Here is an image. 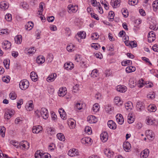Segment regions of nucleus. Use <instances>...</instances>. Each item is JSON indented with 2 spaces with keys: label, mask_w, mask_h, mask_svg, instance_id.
<instances>
[{
  "label": "nucleus",
  "mask_w": 158,
  "mask_h": 158,
  "mask_svg": "<svg viewBox=\"0 0 158 158\" xmlns=\"http://www.w3.org/2000/svg\"><path fill=\"white\" fill-rule=\"evenodd\" d=\"M145 84H146V83L144 81V80H139L138 81L137 85L138 87L141 88ZM129 85L130 88H131L135 87L137 85L135 80H130Z\"/></svg>",
  "instance_id": "f257e3e1"
},
{
  "label": "nucleus",
  "mask_w": 158,
  "mask_h": 158,
  "mask_svg": "<svg viewBox=\"0 0 158 158\" xmlns=\"http://www.w3.org/2000/svg\"><path fill=\"white\" fill-rule=\"evenodd\" d=\"M29 85V82L27 80H22L19 84V87L21 89L23 90L27 89Z\"/></svg>",
  "instance_id": "f03ea898"
},
{
  "label": "nucleus",
  "mask_w": 158,
  "mask_h": 158,
  "mask_svg": "<svg viewBox=\"0 0 158 158\" xmlns=\"http://www.w3.org/2000/svg\"><path fill=\"white\" fill-rule=\"evenodd\" d=\"M14 111L12 109L7 110L5 113L4 115V118L7 120L9 119L14 114Z\"/></svg>",
  "instance_id": "7ed1b4c3"
},
{
  "label": "nucleus",
  "mask_w": 158,
  "mask_h": 158,
  "mask_svg": "<svg viewBox=\"0 0 158 158\" xmlns=\"http://www.w3.org/2000/svg\"><path fill=\"white\" fill-rule=\"evenodd\" d=\"M40 113L43 118L46 119L48 118V114L47 109L45 108H42L41 109Z\"/></svg>",
  "instance_id": "20e7f679"
},
{
  "label": "nucleus",
  "mask_w": 158,
  "mask_h": 158,
  "mask_svg": "<svg viewBox=\"0 0 158 158\" xmlns=\"http://www.w3.org/2000/svg\"><path fill=\"white\" fill-rule=\"evenodd\" d=\"M145 105L143 102L138 101L137 102L136 107L137 110L141 111L144 110Z\"/></svg>",
  "instance_id": "39448f33"
},
{
  "label": "nucleus",
  "mask_w": 158,
  "mask_h": 158,
  "mask_svg": "<svg viewBox=\"0 0 158 158\" xmlns=\"http://www.w3.org/2000/svg\"><path fill=\"white\" fill-rule=\"evenodd\" d=\"M67 93V89L66 87H62L60 88L58 92V94L59 96L60 97H63Z\"/></svg>",
  "instance_id": "423d86ee"
},
{
  "label": "nucleus",
  "mask_w": 158,
  "mask_h": 158,
  "mask_svg": "<svg viewBox=\"0 0 158 158\" xmlns=\"http://www.w3.org/2000/svg\"><path fill=\"white\" fill-rule=\"evenodd\" d=\"M78 150L77 149L73 148L68 151V154L69 156L73 157L78 155Z\"/></svg>",
  "instance_id": "0eeeda50"
},
{
  "label": "nucleus",
  "mask_w": 158,
  "mask_h": 158,
  "mask_svg": "<svg viewBox=\"0 0 158 158\" xmlns=\"http://www.w3.org/2000/svg\"><path fill=\"white\" fill-rule=\"evenodd\" d=\"M26 109L28 111H31L33 108V105L32 101L30 100L28 101L25 106Z\"/></svg>",
  "instance_id": "6e6552de"
},
{
  "label": "nucleus",
  "mask_w": 158,
  "mask_h": 158,
  "mask_svg": "<svg viewBox=\"0 0 158 158\" xmlns=\"http://www.w3.org/2000/svg\"><path fill=\"white\" fill-rule=\"evenodd\" d=\"M120 0H111L110 2V5L114 8L119 7L120 5Z\"/></svg>",
  "instance_id": "1a4fd4ad"
},
{
  "label": "nucleus",
  "mask_w": 158,
  "mask_h": 158,
  "mask_svg": "<svg viewBox=\"0 0 158 158\" xmlns=\"http://www.w3.org/2000/svg\"><path fill=\"white\" fill-rule=\"evenodd\" d=\"M116 89L118 92L123 93L127 91V88L124 85H118L117 86Z\"/></svg>",
  "instance_id": "9d476101"
},
{
  "label": "nucleus",
  "mask_w": 158,
  "mask_h": 158,
  "mask_svg": "<svg viewBox=\"0 0 158 158\" xmlns=\"http://www.w3.org/2000/svg\"><path fill=\"white\" fill-rule=\"evenodd\" d=\"M116 121L120 125L123 124L124 119L122 115L121 114H118L116 116Z\"/></svg>",
  "instance_id": "9b49d317"
},
{
  "label": "nucleus",
  "mask_w": 158,
  "mask_h": 158,
  "mask_svg": "<svg viewBox=\"0 0 158 158\" xmlns=\"http://www.w3.org/2000/svg\"><path fill=\"white\" fill-rule=\"evenodd\" d=\"M42 127L40 126H34L32 128V131L33 133L37 134L41 131Z\"/></svg>",
  "instance_id": "f8f14e48"
},
{
  "label": "nucleus",
  "mask_w": 158,
  "mask_h": 158,
  "mask_svg": "<svg viewBox=\"0 0 158 158\" xmlns=\"http://www.w3.org/2000/svg\"><path fill=\"white\" fill-rule=\"evenodd\" d=\"M74 67V64L71 62L65 63L64 66V69L67 70H71Z\"/></svg>",
  "instance_id": "ddd939ff"
},
{
  "label": "nucleus",
  "mask_w": 158,
  "mask_h": 158,
  "mask_svg": "<svg viewBox=\"0 0 158 158\" xmlns=\"http://www.w3.org/2000/svg\"><path fill=\"white\" fill-rule=\"evenodd\" d=\"M97 121V118L94 116H88L87 117V121L90 123H95Z\"/></svg>",
  "instance_id": "4468645a"
},
{
  "label": "nucleus",
  "mask_w": 158,
  "mask_h": 158,
  "mask_svg": "<svg viewBox=\"0 0 158 158\" xmlns=\"http://www.w3.org/2000/svg\"><path fill=\"white\" fill-rule=\"evenodd\" d=\"M107 125L108 127L111 129H115L116 128V123L112 120H110L108 122Z\"/></svg>",
  "instance_id": "2eb2a0df"
},
{
  "label": "nucleus",
  "mask_w": 158,
  "mask_h": 158,
  "mask_svg": "<svg viewBox=\"0 0 158 158\" xmlns=\"http://www.w3.org/2000/svg\"><path fill=\"white\" fill-rule=\"evenodd\" d=\"M91 139L89 137H84L81 139V142L83 144H91Z\"/></svg>",
  "instance_id": "dca6fc26"
},
{
  "label": "nucleus",
  "mask_w": 158,
  "mask_h": 158,
  "mask_svg": "<svg viewBox=\"0 0 158 158\" xmlns=\"http://www.w3.org/2000/svg\"><path fill=\"white\" fill-rule=\"evenodd\" d=\"M11 46V43L7 40L5 41L2 43V47L5 49H9L10 48Z\"/></svg>",
  "instance_id": "f3484780"
},
{
  "label": "nucleus",
  "mask_w": 158,
  "mask_h": 158,
  "mask_svg": "<svg viewBox=\"0 0 158 158\" xmlns=\"http://www.w3.org/2000/svg\"><path fill=\"white\" fill-rule=\"evenodd\" d=\"M108 134L106 132H103L101 134V139L103 142H105L108 139Z\"/></svg>",
  "instance_id": "a211bd4d"
},
{
  "label": "nucleus",
  "mask_w": 158,
  "mask_h": 158,
  "mask_svg": "<svg viewBox=\"0 0 158 158\" xmlns=\"http://www.w3.org/2000/svg\"><path fill=\"white\" fill-rule=\"evenodd\" d=\"M59 112L61 118L64 120H65L66 119V114L63 109H60L59 110Z\"/></svg>",
  "instance_id": "6ab92c4d"
},
{
  "label": "nucleus",
  "mask_w": 158,
  "mask_h": 158,
  "mask_svg": "<svg viewBox=\"0 0 158 158\" xmlns=\"http://www.w3.org/2000/svg\"><path fill=\"white\" fill-rule=\"evenodd\" d=\"M145 134L148 139L150 140L151 139H154V134L152 133L151 130H149L146 131L145 132Z\"/></svg>",
  "instance_id": "aec40b11"
},
{
  "label": "nucleus",
  "mask_w": 158,
  "mask_h": 158,
  "mask_svg": "<svg viewBox=\"0 0 158 158\" xmlns=\"http://www.w3.org/2000/svg\"><path fill=\"white\" fill-rule=\"evenodd\" d=\"M149 151L148 149H145L141 152L140 153L141 158H146L148 156Z\"/></svg>",
  "instance_id": "412c9836"
},
{
  "label": "nucleus",
  "mask_w": 158,
  "mask_h": 158,
  "mask_svg": "<svg viewBox=\"0 0 158 158\" xmlns=\"http://www.w3.org/2000/svg\"><path fill=\"white\" fill-rule=\"evenodd\" d=\"M68 8L69 10H70V12L71 11H72L73 12H75L77 10L78 7L77 6H73L72 5L70 4L68 6Z\"/></svg>",
  "instance_id": "4be33fe9"
},
{
  "label": "nucleus",
  "mask_w": 158,
  "mask_h": 158,
  "mask_svg": "<svg viewBox=\"0 0 158 158\" xmlns=\"http://www.w3.org/2000/svg\"><path fill=\"white\" fill-rule=\"evenodd\" d=\"M123 147L125 151L127 152L130 149L131 146L130 143L127 141L123 143Z\"/></svg>",
  "instance_id": "5701e85b"
},
{
  "label": "nucleus",
  "mask_w": 158,
  "mask_h": 158,
  "mask_svg": "<svg viewBox=\"0 0 158 158\" xmlns=\"http://www.w3.org/2000/svg\"><path fill=\"white\" fill-rule=\"evenodd\" d=\"M115 103L118 106H121L123 103V101L120 99L119 97H116L114 98Z\"/></svg>",
  "instance_id": "b1692460"
},
{
  "label": "nucleus",
  "mask_w": 158,
  "mask_h": 158,
  "mask_svg": "<svg viewBox=\"0 0 158 158\" xmlns=\"http://www.w3.org/2000/svg\"><path fill=\"white\" fill-rule=\"evenodd\" d=\"M20 147H22L23 148L27 149L29 147V143L26 141H23L19 144Z\"/></svg>",
  "instance_id": "393cba45"
},
{
  "label": "nucleus",
  "mask_w": 158,
  "mask_h": 158,
  "mask_svg": "<svg viewBox=\"0 0 158 158\" xmlns=\"http://www.w3.org/2000/svg\"><path fill=\"white\" fill-rule=\"evenodd\" d=\"M45 61L44 57L42 56H38L36 59V62L38 64H42L44 63Z\"/></svg>",
  "instance_id": "a878e982"
},
{
  "label": "nucleus",
  "mask_w": 158,
  "mask_h": 158,
  "mask_svg": "<svg viewBox=\"0 0 158 158\" xmlns=\"http://www.w3.org/2000/svg\"><path fill=\"white\" fill-rule=\"evenodd\" d=\"M33 23L32 22H29L25 26V29L28 31L31 30L33 27Z\"/></svg>",
  "instance_id": "bb28decb"
},
{
  "label": "nucleus",
  "mask_w": 158,
  "mask_h": 158,
  "mask_svg": "<svg viewBox=\"0 0 158 158\" xmlns=\"http://www.w3.org/2000/svg\"><path fill=\"white\" fill-rule=\"evenodd\" d=\"M135 70V67L132 66H128L126 69V71L127 73H129L134 72Z\"/></svg>",
  "instance_id": "cd10ccee"
},
{
  "label": "nucleus",
  "mask_w": 158,
  "mask_h": 158,
  "mask_svg": "<svg viewBox=\"0 0 158 158\" xmlns=\"http://www.w3.org/2000/svg\"><path fill=\"white\" fill-rule=\"evenodd\" d=\"M9 6L7 3L2 2L0 4V7L4 10H5L8 8Z\"/></svg>",
  "instance_id": "c85d7f7f"
},
{
  "label": "nucleus",
  "mask_w": 158,
  "mask_h": 158,
  "mask_svg": "<svg viewBox=\"0 0 158 158\" xmlns=\"http://www.w3.org/2000/svg\"><path fill=\"white\" fill-rule=\"evenodd\" d=\"M15 40L17 44H20L22 41V36L20 35H17L15 37Z\"/></svg>",
  "instance_id": "c756f323"
},
{
  "label": "nucleus",
  "mask_w": 158,
  "mask_h": 158,
  "mask_svg": "<svg viewBox=\"0 0 158 158\" xmlns=\"http://www.w3.org/2000/svg\"><path fill=\"white\" fill-rule=\"evenodd\" d=\"M9 96L10 99L13 100L16 99L17 94L15 91H12L10 93Z\"/></svg>",
  "instance_id": "7c9ffc66"
},
{
  "label": "nucleus",
  "mask_w": 158,
  "mask_h": 158,
  "mask_svg": "<svg viewBox=\"0 0 158 158\" xmlns=\"http://www.w3.org/2000/svg\"><path fill=\"white\" fill-rule=\"evenodd\" d=\"M125 106L127 110H130L132 107V103L130 102L126 103L125 104Z\"/></svg>",
  "instance_id": "2f4dec72"
},
{
  "label": "nucleus",
  "mask_w": 158,
  "mask_h": 158,
  "mask_svg": "<svg viewBox=\"0 0 158 158\" xmlns=\"http://www.w3.org/2000/svg\"><path fill=\"white\" fill-rule=\"evenodd\" d=\"M98 70L97 69H94L91 74V76L92 78H95L98 75Z\"/></svg>",
  "instance_id": "473e14b6"
},
{
  "label": "nucleus",
  "mask_w": 158,
  "mask_h": 158,
  "mask_svg": "<svg viewBox=\"0 0 158 158\" xmlns=\"http://www.w3.org/2000/svg\"><path fill=\"white\" fill-rule=\"evenodd\" d=\"M74 45L72 44H70L66 48L67 50L69 52H72L74 50Z\"/></svg>",
  "instance_id": "72a5a7b5"
},
{
  "label": "nucleus",
  "mask_w": 158,
  "mask_h": 158,
  "mask_svg": "<svg viewBox=\"0 0 158 158\" xmlns=\"http://www.w3.org/2000/svg\"><path fill=\"white\" fill-rule=\"evenodd\" d=\"M155 35L154 32L153 31H151L148 33V36L149 39L152 37V40L153 41L155 40Z\"/></svg>",
  "instance_id": "f704fd0d"
},
{
  "label": "nucleus",
  "mask_w": 158,
  "mask_h": 158,
  "mask_svg": "<svg viewBox=\"0 0 158 158\" xmlns=\"http://www.w3.org/2000/svg\"><path fill=\"white\" fill-rule=\"evenodd\" d=\"M105 110L108 113H111L112 112L113 109L111 107L110 105H107L105 107Z\"/></svg>",
  "instance_id": "c9c22d12"
},
{
  "label": "nucleus",
  "mask_w": 158,
  "mask_h": 158,
  "mask_svg": "<svg viewBox=\"0 0 158 158\" xmlns=\"http://www.w3.org/2000/svg\"><path fill=\"white\" fill-rule=\"evenodd\" d=\"M53 56L52 54H49L47 56L46 61L48 63H51L53 60Z\"/></svg>",
  "instance_id": "e433bc0d"
},
{
  "label": "nucleus",
  "mask_w": 158,
  "mask_h": 158,
  "mask_svg": "<svg viewBox=\"0 0 158 158\" xmlns=\"http://www.w3.org/2000/svg\"><path fill=\"white\" fill-rule=\"evenodd\" d=\"M56 136L58 139L60 140L64 141L65 140L64 136L62 133H58L56 135Z\"/></svg>",
  "instance_id": "4c0bfd02"
},
{
  "label": "nucleus",
  "mask_w": 158,
  "mask_h": 158,
  "mask_svg": "<svg viewBox=\"0 0 158 158\" xmlns=\"http://www.w3.org/2000/svg\"><path fill=\"white\" fill-rule=\"evenodd\" d=\"M30 77L31 79H38V77L36 74V73L34 72H32L30 75Z\"/></svg>",
  "instance_id": "58836bf2"
},
{
  "label": "nucleus",
  "mask_w": 158,
  "mask_h": 158,
  "mask_svg": "<svg viewBox=\"0 0 158 158\" xmlns=\"http://www.w3.org/2000/svg\"><path fill=\"white\" fill-rule=\"evenodd\" d=\"M152 7L154 11H156L158 9V1H155L153 2Z\"/></svg>",
  "instance_id": "ea45409f"
},
{
  "label": "nucleus",
  "mask_w": 158,
  "mask_h": 158,
  "mask_svg": "<svg viewBox=\"0 0 158 158\" xmlns=\"http://www.w3.org/2000/svg\"><path fill=\"white\" fill-rule=\"evenodd\" d=\"M138 2V0H129L128 3L131 6H135Z\"/></svg>",
  "instance_id": "a19ab883"
},
{
  "label": "nucleus",
  "mask_w": 158,
  "mask_h": 158,
  "mask_svg": "<svg viewBox=\"0 0 158 158\" xmlns=\"http://www.w3.org/2000/svg\"><path fill=\"white\" fill-rule=\"evenodd\" d=\"M132 63V61L129 60H127L125 61H123L121 62L122 65L123 66H126L127 64H131Z\"/></svg>",
  "instance_id": "79ce46f5"
},
{
  "label": "nucleus",
  "mask_w": 158,
  "mask_h": 158,
  "mask_svg": "<svg viewBox=\"0 0 158 158\" xmlns=\"http://www.w3.org/2000/svg\"><path fill=\"white\" fill-rule=\"evenodd\" d=\"M5 128L3 126L0 127V133L2 135V136L4 137L5 135Z\"/></svg>",
  "instance_id": "37998d69"
},
{
  "label": "nucleus",
  "mask_w": 158,
  "mask_h": 158,
  "mask_svg": "<svg viewBox=\"0 0 158 158\" xmlns=\"http://www.w3.org/2000/svg\"><path fill=\"white\" fill-rule=\"evenodd\" d=\"M3 64L6 69H8L9 67L10 60H5L3 61Z\"/></svg>",
  "instance_id": "c03bdc74"
},
{
  "label": "nucleus",
  "mask_w": 158,
  "mask_h": 158,
  "mask_svg": "<svg viewBox=\"0 0 158 158\" xmlns=\"http://www.w3.org/2000/svg\"><path fill=\"white\" fill-rule=\"evenodd\" d=\"M99 105L98 103L95 104L93 107L92 109L94 112H97L98 110Z\"/></svg>",
  "instance_id": "a18cd8bd"
},
{
  "label": "nucleus",
  "mask_w": 158,
  "mask_h": 158,
  "mask_svg": "<svg viewBox=\"0 0 158 158\" xmlns=\"http://www.w3.org/2000/svg\"><path fill=\"white\" fill-rule=\"evenodd\" d=\"M77 35L81 39H84L86 37L85 33L84 32H81L79 33H78Z\"/></svg>",
  "instance_id": "49530a36"
},
{
  "label": "nucleus",
  "mask_w": 158,
  "mask_h": 158,
  "mask_svg": "<svg viewBox=\"0 0 158 158\" xmlns=\"http://www.w3.org/2000/svg\"><path fill=\"white\" fill-rule=\"evenodd\" d=\"M48 132L49 134H50L51 135H53L55 134V130L53 128H49L47 129Z\"/></svg>",
  "instance_id": "de8ad7c7"
},
{
  "label": "nucleus",
  "mask_w": 158,
  "mask_h": 158,
  "mask_svg": "<svg viewBox=\"0 0 158 158\" xmlns=\"http://www.w3.org/2000/svg\"><path fill=\"white\" fill-rule=\"evenodd\" d=\"M57 75L56 73H54L50 74L46 79H54L56 77Z\"/></svg>",
  "instance_id": "09e8293b"
},
{
  "label": "nucleus",
  "mask_w": 158,
  "mask_h": 158,
  "mask_svg": "<svg viewBox=\"0 0 158 158\" xmlns=\"http://www.w3.org/2000/svg\"><path fill=\"white\" fill-rule=\"evenodd\" d=\"M156 23H153V24L151 23L149 27L150 28L154 30H156L157 29V27H156Z\"/></svg>",
  "instance_id": "8fccbe9b"
},
{
  "label": "nucleus",
  "mask_w": 158,
  "mask_h": 158,
  "mask_svg": "<svg viewBox=\"0 0 158 158\" xmlns=\"http://www.w3.org/2000/svg\"><path fill=\"white\" fill-rule=\"evenodd\" d=\"M128 122L129 123H133L134 121V118L131 116L129 114L127 117Z\"/></svg>",
  "instance_id": "3c124183"
},
{
  "label": "nucleus",
  "mask_w": 158,
  "mask_h": 158,
  "mask_svg": "<svg viewBox=\"0 0 158 158\" xmlns=\"http://www.w3.org/2000/svg\"><path fill=\"white\" fill-rule=\"evenodd\" d=\"M114 16V13L113 11H110L108 13V17L109 19L113 20Z\"/></svg>",
  "instance_id": "603ef678"
},
{
  "label": "nucleus",
  "mask_w": 158,
  "mask_h": 158,
  "mask_svg": "<svg viewBox=\"0 0 158 158\" xmlns=\"http://www.w3.org/2000/svg\"><path fill=\"white\" fill-rule=\"evenodd\" d=\"M122 13L124 17H127L128 16V12L127 9H123L122 10Z\"/></svg>",
  "instance_id": "864d4df0"
},
{
  "label": "nucleus",
  "mask_w": 158,
  "mask_h": 158,
  "mask_svg": "<svg viewBox=\"0 0 158 158\" xmlns=\"http://www.w3.org/2000/svg\"><path fill=\"white\" fill-rule=\"evenodd\" d=\"M10 143L17 148H18L19 147V144L15 141L11 140L10 141Z\"/></svg>",
  "instance_id": "5fc2aeb1"
},
{
  "label": "nucleus",
  "mask_w": 158,
  "mask_h": 158,
  "mask_svg": "<svg viewBox=\"0 0 158 158\" xmlns=\"http://www.w3.org/2000/svg\"><path fill=\"white\" fill-rule=\"evenodd\" d=\"M155 93L154 92H151L147 95V97L149 99H152L155 98Z\"/></svg>",
  "instance_id": "6e6d98bb"
},
{
  "label": "nucleus",
  "mask_w": 158,
  "mask_h": 158,
  "mask_svg": "<svg viewBox=\"0 0 158 158\" xmlns=\"http://www.w3.org/2000/svg\"><path fill=\"white\" fill-rule=\"evenodd\" d=\"M91 47L94 48L96 50H98L99 48H100V46L98 43H93Z\"/></svg>",
  "instance_id": "4d7b16f0"
},
{
  "label": "nucleus",
  "mask_w": 158,
  "mask_h": 158,
  "mask_svg": "<svg viewBox=\"0 0 158 158\" xmlns=\"http://www.w3.org/2000/svg\"><path fill=\"white\" fill-rule=\"evenodd\" d=\"M146 120H147V123L148 125H152L154 123V121L149 117L147 118Z\"/></svg>",
  "instance_id": "13d9d810"
},
{
  "label": "nucleus",
  "mask_w": 158,
  "mask_h": 158,
  "mask_svg": "<svg viewBox=\"0 0 158 158\" xmlns=\"http://www.w3.org/2000/svg\"><path fill=\"white\" fill-rule=\"evenodd\" d=\"M5 19L8 21H10L12 19V16L10 14H7L5 16Z\"/></svg>",
  "instance_id": "bf43d9fd"
},
{
  "label": "nucleus",
  "mask_w": 158,
  "mask_h": 158,
  "mask_svg": "<svg viewBox=\"0 0 158 158\" xmlns=\"http://www.w3.org/2000/svg\"><path fill=\"white\" fill-rule=\"evenodd\" d=\"M99 35L97 33L95 32L91 36V38L94 40H98L99 38Z\"/></svg>",
  "instance_id": "052dcab7"
},
{
  "label": "nucleus",
  "mask_w": 158,
  "mask_h": 158,
  "mask_svg": "<svg viewBox=\"0 0 158 158\" xmlns=\"http://www.w3.org/2000/svg\"><path fill=\"white\" fill-rule=\"evenodd\" d=\"M23 103V100L22 99H20L17 103V107L18 109L21 108V105Z\"/></svg>",
  "instance_id": "680f3d73"
},
{
  "label": "nucleus",
  "mask_w": 158,
  "mask_h": 158,
  "mask_svg": "<svg viewBox=\"0 0 158 158\" xmlns=\"http://www.w3.org/2000/svg\"><path fill=\"white\" fill-rule=\"evenodd\" d=\"M79 85L76 84L75 86L73 87V92L74 93H77L79 90Z\"/></svg>",
  "instance_id": "e2e57ef3"
},
{
  "label": "nucleus",
  "mask_w": 158,
  "mask_h": 158,
  "mask_svg": "<svg viewBox=\"0 0 158 158\" xmlns=\"http://www.w3.org/2000/svg\"><path fill=\"white\" fill-rule=\"evenodd\" d=\"M129 44L131 47L132 46L133 47H135L137 46V43L136 41H135L130 42Z\"/></svg>",
  "instance_id": "0e129e2a"
},
{
  "label": "nucleus",
  "mask_w": 158,
  "mask_h": 158,
  "mask_svg": "<svg viewBox=\"0 0 158 158\" xmlns=\"http://www.w3.org/2000/svg\"><path fill=\"white\" fill-rule=\"evenodd\" d=\"M105 74L106 77H108L112 75L111 72L110 70H106L105 73Z\"/></svg>",
  "instance_id": "69168bd1"
},
{
  "label": "nucleus",
  "mask_w": 158,
  "mask_h": 158,
  "mask_svg": "<svg viewBox=\"0 0 158 158\" xmlns=\"http://www.w3.org/2000/svg\"><path fill=\"white\" fill-rule=\"evenodd\" d=\"M34 47L29 48L28 50V53L31 54L34 53L35 51Z\"/></svg>",
  "instance_id": "338daca9"
},
{
  "label": "nucleus",
  "mask_w": 158,
  "mask_h": 158,
  "mask_svg": "<svg viewBox=\"0 0 158 158\" xmlns=\"http://www.w3.org/2000/svg\"><path fill=\"white\" fill-rule=\"evenodd\" d=\"M152 49L155 52H158V46L155 44L152 48Z\"/></svg>",
  "instance_id": "774afa93"
}]
</instances>
